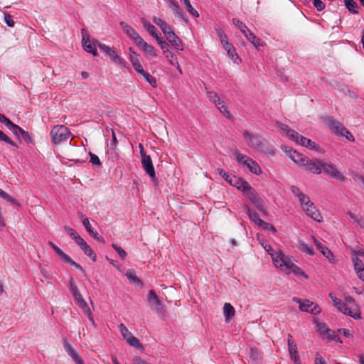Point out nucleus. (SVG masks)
Returning <instances> with one entry per match:
<instances>
[{
	"label": "nucleus",
	"mask_w": 364,
	"mask_h": 364,
	"mask_svg": "<svg viewBox=\"0 0 364 364\" xmlns=\"http://www.w3.org/2000/svg\"><path fill=\"white\" fill-rule=\"evenodd\" d=\"M282 149L295 164L304 168L306 171L311 173L320 174L323 173L331 178L341 181L346 179L331 163H328L322 159H310L287 146H282Z\"/></svg>",
	"instance_id": "nucleus-1"
},
{
	"label": "nucleus",
	"mask_w": 364,
	"mask_h": 364,
	"mask_svg": "<svg viewBox=\"0 0 364 364\" xmlns=\"http://www.w3.org/2000/svg\"><path fill=\"white\" fill-rule=\"evenodd\" d=\"M242 136L250 148L268 156H273L276 154V149L274 146L267 144L264 139L259 134H252L247 130H243Z\"/></svg>",
	"instance_id": "nucleus-2"
},
{
	"label": "nucleus",
	"mask_w": 364,
	"mask_h": 364,
	"mask_svg": "<svg viewBox=\"0 0 364 364\" xmlns=\"http://www.w3.org/2000/svg\"><path fill=\"white\" fill-rule=\"evenodd\" d=\"M280 262L281 263H279L277 267L286 272V274L293 273L296 277H302L306 279H309V276L302 269L293 263L291 256L286 255L283 260L280 259Z\"/></svg>",
	"instance_id": "nucleus-3"
},
{
	"label": "nucleus",
	"mask_w": 364,
	"mask_h": 364,
	"mask_svg": "<svg viewBox=\"0 0 364 364\" xmlns=\"http://www.w3.org/2000/svg\"><path fill=\"white\" fill-rule=\"evenodd\" d=\"M245 191V194L249 197V199L252 205H254L256 208L262 212L264 215H267V210L264 206V200L260 198L257 191L253 188L249 183H245V186L242 188Z\"/></svg>",
	"instance_id": "nucleus-4"
},
{
	"label": "nucleus",
	"mask_w": 364,
	"mask_h": 364,
	"mask_svg": "<svg viewBox=\"0 0 364 364\" xmlns=\"http://www.w3.org/2000/svg\"><path fill=\"white\" fill-rule=\"evenodd\" d=\"M70 290L71 293L73 294L75 301H77V304L80 306V308L82 309L83 312L87 316L89 320L92 323V325H95L94 318L92 314V312L88 307L86 301L82 298V296L81 295L80 291L78 290L77 287L73 282V280H70Z\"/></svg>",
	"instance_id": "nucleus-5"
},
{
	"label": "nucleus",
	"mask_w": 364,
	"mask_h": 364,
	"mask_svg": "<svg viewBox=\"0 0 364 364\" xmlns=\"http://www.w3.org/2000/svg\"><path fill=\"white\" fill-rule=\"evenodd\" d=\"M71 133L69 129L64 125H57L52 128L50 136L53 141L55 144H59L63 141L68 140Z\"/></svg>",
	"instance_id": "nucleus-6"
},
{
	"label": "nucleus",
	"mask_w": 364,
	"mask_h": 364,
	"mask_svg": "<svg viewBox=\"0 0 364 364\" xmlns=\"http://www.w3.org/2000/svg\"><path fill=\"white\" fill-rule=\"evenodd\" d=\"M293 301L299 304V309L301 311L311 313L314 315H318L321 312L320 307L308 299L302 300L298 297H294Z\"/></svg>",
	"instance_id": "nucleus-7"
},
{
	"label": "nucleus",
	"mask_w": 364,
	"mask_h": 364,
	"mask_svg": "<svg viewBox=\"0 0 364 364\" xmlns=\"http://www.w3.org/2000/svg\"><path fill=\"white\" fill-rule=\"evenodd\" d=\"M119 329L123 336V338L127 341V342L132 346L141 348L142 346L139 341V340L134 336L132 333L128 330V328L123 324L121 323L119 325Z\"/></svg>",
	"instance_id": "nucleus-8"
},
{
	"label": "nucleus",
	"mask_w": 364,
	"mask_h": 364,
	"mask_svg": "<svg viewBox=\"0 0 364 364\" xmlns=\"http://www.w3.org/2000/svg\"><path fill=\"white\" fill-rule=\"evenodd\" d=\"M334 306L336 307V309L343 314L348 315L354 319L361 318V314L357 308L354 312L352 311L351 308L347 305V304L343 302L341 299H339L338 303Z\"/></svg>",
	"instance_id": "nucleus-9"
},
{
	"label": "nucleus",
	"mask_w": 364,
	"mask_h": 364,
	"mask_svg": "<svg viewBox=\"0 0 364 364\" xmlns=\"http://www.w3.org/2000/svg\"><path fill=\"white\" fill-rule=\"evenodd\" d=\"M287 344L290 359L294 361V364H301L300 357L297 350V345L292 340V336L291 334L288 335Z\"/></svg>",
	"instance_id": "nucleus-10"
},
{
	"label": "nucleus",
	"mask_w": 364,
	"mask_h": 364,
	"mask_svg": "<svg viewBox=\"0 0 364 364\" xmlns=\"http://www.w3.org/2000/svg\"><path fill=\"white\" fill-rule=\"evenodd\" d=\"M298 138L297 139H294L293 141H294L296 144L301 145L304 147H306L311 150H315L318 152H321V149L316 144L314 141H311L310 139H308L306 137H304L301 135H299L298 134L297 135Z\"/></svg>",
	"instance_id": "nucleus-11"
},
{
	"label": "nucleus",
	"mask_w": 364,
	"mask_h": 364,
	"mask_svg": "<svg viewBox=\"0 0 364 364\" xmlns=\"http://www.w3.org/2000/svg\"><path fill=\"white\" fill-rule=\"evenodd\" d=\"M264 249L271 256L273 263L277 267L279 266V263H281L280 259L283 260L286 257V255L283 252L275 251L270 245L265 244V245H264Z\"/></svg>",
	"instance_id": "nucleus-12"
},
{
	"label": "nucleus",
	"mask_w": 364,
	"mask_h": 364,
	"mask_svg": "<svg viewBox=\"0 0 364 364\" xmlns=\"http://www.w3.org/2000/svg\"><path fill=\"white\" fill-rule=\"evenodd\" d=\"M97 45L99 48L103 52L106 53L107 55H109V57L111 58L112 61L119 65L123 64V59L118 56L116 51L113 48L101 43H98Z\"/></svg>",
	"instance_id": "nucleus-13"
},
{
	"label": "nucleus",
	"mask_w": 364,
	"mask_h": 364,
	"mask_svg": "<svg viewBox=\"0 0 364 364\" xmlns=\"http://www.w3.org/2000/svg\"><path fill=\"white\" fill-rule=\"evenodd\" d=\"M120 26L126 34L129 36L136 45L141 42L142 38L132 26L123 21L120 23Z\"/></svg>",
	"instance_id": "nucleus-14"
},
{
	"label": "nucleus",
	"mask_w": 364,
	"mask_h": 364,
	"mask_svg": "<svg viewBox=\"0 0 364 364\" xmlns=\"http://www.w3.org/2000/svg\"><path fill=\"white\" fill-rule=\"evenodd\" d=\"M141 164L146 173L152 178H156V173L150 156H142Z\"/></svg>",
	"instance_id": "nucleus-15"
},
{
	"label": "nucleus",
	"mask_w": 364,
	"mask_h": 364,
	"mask_svg": "<svg viewBox=\"0 0 364 364\" xmlns=\"http://www.w3.org/2000/svg\"><path fill=\"white\" fill-rule=\"evenodd\" d=\"M314 242L316 248L326 257L331 262L335 263V257L333 252L316 238H314Z\"/></svg>",
	"instance_id": "nucleus-16"
},
{
	"label": "nucleus",
	"mask_w": 364,
	"mask_h": 364,
	"mask_svg": "<svg viewBox=\"0 0 364 364\" xmlns=\"http://www.w3.org/2000/svg\"><path fill=\"white\" fill-rule=\"evenodd\" d=\"M306 215L316 222L322 220V216L313 203H311L307 207H303Z\"/></svg>",
	"instance_id": "nucleus-17"
},
{
	"label": "nucleus",
	"mask_w": 364,
	"mask_h": 364,
	"mask_svg": "<svg viewBox=\"0 0 364 364\" xmlns=\"http://www.w3.org/2000/svg\"><path fill=\"white\" fill-rule=\"evenodd\" d=\"M248 183L243 178L235 176H231V178L229 181V184L232 186L237 188L239 191H242L243 193H245L246 190H244L242 188L245 186V183Z\"/></svg>",
	"instance_id": "nucleus-18"
},
{
	"label": "nucleus",
	"mask_w": 364,
	"mask_h": 364,
	"mask_svg": "<svg viewBox=\"0 0 364 364\" xmlns=\"http://www.w3.org/2000/svg\"><path fill=\"white\" fill-rule=\"evenodd\" d=\"M82 224L84 227L85 228L86 230L94 237L95 240L100 242H104V239L102 236L99 235V234L97 232H95L92 225L90 223V221L88 218H85L82 220Z\"/></svg>",
	"instance_id": "nucleus-19"
},
{
	"label": "nucleus",
	"mask_w": 364,
	"mask_h": 364,
	"mask_svg": "<svg viewBox=\"0 0 364 364\" xmlns=\"http://www.w3.org/2000/svg\"><path fill=\"white\" fill-rule=\"evenodd\" d=\"M279 127L284 132L287 133V136L289 139L293 141L294 139H297L298 132L291 129L288 125L284 124L282 122H277Z\"/></svg>",
	"instance_id": "nucleus-20"
},
{
	"label": "nucleus",
	"mask_w": 364,
	"mask_h": 364,
	"mask_svg": "<svg viewBox=\"0 0 364 364\" xmlns=\"http://www.w3.org/2000/svg\"><path fill=\"white\" fill-rule=\"evenodd\" d=\"M328 124L332 129H334L337 134L341 130L343 132L347 133V129L343 126L341 123L336 121L333 117H328Z\"/></svg>",
	"instance_id": "nucleus-21"
},
{
	"label": "nucleus",
	"mask_w": 364,
	"mask_h": 364,
	"mask_svg": "<svg viewBox=\"0 0 364 364\" xmlns=\"http://www.w3.org/2000/svg\"><path fill=\"white\" fill-rule=\"evenodd\" d=\"M82 46L85 51L92 53L95 56L98 55L95 45L91 43L88 38H85V36L82 37Z\"/></svg>",
	"instance_id": "nucleus-22"
},
{
	"label": "nucleus",
	"mask_w": 364,
	"mask_h": 364,
	"mask_svg": "<svg viewBox=\"0 0 364 364\" xmlns=\"http://www.w3.org/2000/svg\"><path fill=\"white\" fill-rule=\"evenodd\" d=\"M142 23L144 28L156 39L161 37L160 33L157 32L156 27L152 25L149 21L142 19Z\"/></svg>",
	"instance_id": "nucleus-23"
},
{
	"label": "nucleus",
	"mask_w": 364,
	"mask_h": 364,
	"mask_svg": "<svg viewBox=\"0 0 364 364\" xmlns=\"http://www.w3.org/2000/svg\"><path fill=\"white\" fill-rule=\"evenodd\" d=\"M235 314V308L230 303H225L223 307V314L225 321H229L232 318H233Z\"/></svg>",
	"instance_id": "nucleus-24"
},
{
	"label": "nucleus",
	"mask_w": 364,
	"mask_h": 364,
	"mask_svg": "<svg viewBox=\"0 0 364 364\" xmlns=\"http://www.w3.org/2000/svg\"><path fill=\"white\" fill-rule=\"evenodd\" d=\"M148 301L154 306V309L159 310L161 306V303L158 299L156 292L151 290L149 293Z\"/></svg>",
	"instance_id": "nucleus-25"
},
{
	"label": "nucleus",
	"mask_w": 364,
	"mask_h": 364,
	"mask_svg": "<svg viewBox=\"0 0 364 364\" xmlns=\"http://www.w3.org/2000/svg\"><path fill=\"white\" fill-rule=\"evenodd\" d=\"M247 39L253 44V46L258 48L260 46H263V43H261L260 38H259L257 36H256L252 31L250 30L247 31V33L245 35Z\"/></svg>",
	"instance_id": "nucleus-26"
},
{
	"label": "nucleus",
	"mask_w": 364,
	"mask_h": 364,
	"mask_svg": "<svg viewBox=\"0 0 364 364\" xmlns=\"http://www.w3.org/2000/svg\"><path fill=\"white\" fill-rule=\"evenodd\" d=\"M247 167L250 172L252 173H255L256 175H259L262 173V170L259 164L254 161L252 158L247 163V164L245 166Z\"/></svg>",
	"instance_id": "nucleus-27"
},
{
	"label": "nucleus",
	"mask_w": 364,
	"mask_h": 364,
	"mask_svg": "<svg viewBox=\"0 0 364 364\" xmlns=\"http://www.w3.org/2000/svg\"><path fill=\"white\" fill-rule=\"evenodd\" d=\"M344 4L346 8L351 14H359V6L354 0H344Z\"/></svg>",
	"instance_id": "nucleus-28"
},
{
	"label": "nucleus",
	"mask_w": 364,
	"mask_h": 364,
	"mask_svg": "<svg viewBox=\"0 0 364 364\" xmlns=\"http://www.w3.org/2000/svg\"><path fill=\"white\" fill-rule=\"evenodd\" d=\"M137 46L141 47V48L144 50V51H145L150 55L154 56V57H156L157 55L154 48L151 45L148 44L143 39L141 40V42H140L137 44Z\"/></svg>",
	"instance_id": "nucleus-29"
},
{
	"label": "nucleus",
	"mask_w": 364,
	"mask_h": 364,
	"mask_svg": "<svg viewBox=\"0 0 364 364\" xmlns=\"http://www.w3.org/2000/svg\"><path fill=\"white\" fill-rule=\"evenodd\" d=\"M153 21L155 24L161 28L164 34L168 33L171 28L164 20L160 18L154 17Z\"/></svg>",
	"instance_id": "nucleus-30"
},
{
	"label": "nucleus",
	"mask_w": 364,
	"mask_h": 364,
	"mask_svg": "<svg viewBox=\"0 0 364 364\" xmlns=\"http://www.w3.org/2000/svg\"><path fill=\"white\" fill-rule=\"evenodd\" d=\"M220 105H216V107L218 109V110L222 113L223 115H225L228 119H233V115L230 112V111L228 109V107L226 106L224 101L221 100L220 102Z\"/></svg>",
	"instance_id": "nucleus-31"
},
{
	"label": "nucleus",
	"mask_w": 364,
	"mask_h": 364,
	"mask_svg": "<svg viewBox=\"0 0 364 364\" xmlns=\"http://www.w3.org/2000/svg\"><path fill=\"white\" fill-rule=\"evenodd\" d=\"M244 211L248 215L249 218L259 226V220H262L259 218L258 213L252 211L247 205H245Z\"/></svg>",
	"instance_id": "nucleus-32"
},
{
	"label": "nucleus",
	"mask_w": 364,
	"mask_h": 364,
	"mask_svg": "<svg viewBox=\"0 0 364 364\" xmlns=\"http://www.w3.org/2000/svg\"><path fill=\"white\" fill-rule=\"evenodd\" d=\"M48 245L52 247L55 254L63 260V262H65V260H69V256L63 252L58 246H56L53 242H48Z\"/></svg>",
	"instance_id": "nucleus-33"
},
{
	"label": "nucleus",
	"mask_w": 364,
	"mask_h": 364,
	"mask_svg": "<svg viewBox=\"0 0 364 364\" xmlns=\"http://www.w3.org/2000/svg\"><path fill=\"white\" fill-rule=\"evenodd\" d=\"M165 35L166 36V38L172 44V46H175V48H178L179 45L177 43V41H178L179 43L181 41H180L179 38L178 36H176V35L174 33V32L172 31V29L168 31V33H166Z\"/></svg>",
	"instance_id": "nucleus-34"
},
{
	"label": "nucleus",
	"mask_w": 364,
	"mask_h": 364,
	"mask_svg": "<svg viewBox=\"0 0 364 364\" xmlns=\"http://www.w3.org/2000/svg\"><path fill=\"white\" fill-rule=\"evenodd\" d=\"M205 89L207 90L206 91V95H207V97L208 98V100L213 102L215 104V105H220V102L221 101L220 97L218 96V95L214 92V91H209L208 90V88L206 87H205Z\"/></svg>",
	"instance_id": "nucleus-35"
},
{
	"label": "nucleus",
	"mask_w": 364,
	"mask_h": 364,
	"mask_svg": "<svg viewBox=\"0 0 364 364\" xmlns=\"http://www.w3.org/2000/svg\"><path fill=\"white\" fill-rule=\"evenodd\" d=\"M80 249L83 251V252L87 256L90 257L92 261H94V262L96 261L97 256L95 254V252L92 251L90 246L87 242H85L83 245H82L80 247Z\"/></svg>",
	"instance_id": "nucleus-36"
},
{
	"label": "nucleus",
	"mask_w": 364,
	"mask_h": 364,
	"mask_svg": "<svg viewBox=\"0 0 364 364\" xmlns=\"http://www.w3.org/2000/svg\"><path fill=\"white\" fill-rule=\"evenodd\" d=\"M125 275L131 283L141 285V280L136 277L134 271L128 270Z\"/></svg>",
	"instance_id": "nucleus-37"
},
{
	"label": "nucleus",
	"mask_w": 364,
	"mask_h": 364,
	"mask_svg": "<svg viewBox=\"0 0 364 364\" xmlns=\"http://www.w3.org/2000/svg\"><path fill=\"white\" fill-rule=\"evenodd\" d=\"M236 161L238 164L245 166L247 163L250 160V157L247 155L242 154L238 151L235 153Z\"/></svg>",
	"instance_id": "nucleus-38"
},
{
	"label": "nucleus",
	"mask_w": 364,
	"mask_h": 364,
	"mask_svg": "<svg viewBox=\"0 0 364 364\" xmlns=\"http://www.w3.org/2000/svg\"><path fill=\"white\" fill-rule=\"evenodd\" d=\"M63 347L65 352L68 354L69 356L71 357V358L75 356V355L78 354V353L75 350V348L67 340L64 341Z\"/></svg>",
	"instance_id": "nucleus-39"
},
{
	"label": "nucleus",
	"mask_w": 364,
	"mask_h": 364,
	"mask_svg": "<svg viewBox=\"0 0 364 364\" xmlns=\"http://www.w3.org/2000/svg\"><path fill=\"white\" fill-rule=\"evenodd\" d=\"M354 269L356 273H359L360 270L364 269V264L361 259L355 256H351Z\"/></svg>",
	"instance_id": "nucleus-40"
},
{
	"label": "nucleus",
	"mask_w": 364,
	"mask_h": 364,
	"mask_svg": "<svg viewBox=\"0 0 364 364\" xmlns=\"http://www.w3.org/2000/svg\"><path fill=\"white\" fill-rule=\"evenodd\" d=\"M183 6L193 17L198 18L199 16L198 12L192 6L189 0H183Z\"/></svg>",
	"instance_id": "nucleus-41"
},
{
	"label": "nucleus",
	"mask_w": 364,
	"mask_h": 364,
	"mask_svg": "<svg viewBox=\"0 0 364 364\" xmlns=\"http://www.w3.org/2000/svg\"><path fill=\"white\" fill-rule=\"evenodd\" d=\"M228 57L236 64H239L241 63L242 60L236 53V50L235 48H232L230 50L227 51Z\"/></svg>",
	"instance_id": "nucleus-42"
},
{
	"label": "nucleus",
	"mask_w": 364,
	"mask_h": 364,
	"mask_svg": "<svg viewBox=\"0 0 364 364\" xmlns=\"http://www.w3.org/2000/svg\"><path fill=\"white\" fill-rule=\"evenodd\" d=\"M232 22H233L234 25L235 26H237L244 35H245L247 33V31H249V29L246 26V25L243 22H242L240 20L234 18L232 19Z\"/></svg>",
	"instance_id": "nucleus-43"
},
{
	"label": "nucleus",
	"mask_w": 364,
	"mask_h": 364,
	"mask_svg": "<svg viewBox=\"0 0 364 364\" xmlns=\"http://www.w3.org/2000/svg\"><path fill=\"white\" fill-rule=\"evenodd\" d=\"M326 338L336 343H342V341L340 337L336 333V332L331 329H330L329 332L326 335Z\"/></svg>",
	"instance_id": "nucleus-44"
},
{
	"label": "nucleus",
	"mask_w": 364,
	"mask_h": 364,
	"mask_svg": "<svg viewBox=\"0 0 364 364\" xmlns=\"http://www.w3.org/2000/svg\"><path fill=\"white\" fill-rule=\"evenodd\" d=\"M259 227L264 230L271 231L274 233L277 232L276 228L272 224L264 222V220H259Z\"/></svg>",
	"instance_id": "nucleus-45"
},
{
	"label": "nucleus",
	"mask_w": 364,
	"mask_h": 364,
	"mask_svg": "<svg viewBox=\"0 0 364 364\" xmlns=\"http://www.w3.org/2000/svg\"><path fill=\"white\" fill-rule=\"evenodd\" d=\"M142 77H144V79L148 82L150 85H151L153 87H156L157 86V82L156 79L151 76L149 73H146V71L141 75Z\"/></svg>",
	"instance_id": "nucleus-46"
},
{
	"label": "nucleus",
	"mask_w": 364,
	"mask_h": 364,
	"mask_svg": "<svg viewBox=\"0 0 364 364\" xmlns=\"http://www.w3.org/2000/svg\"><path fill=\"white\" fill-rule=\"evenodd\" d=\"M298 199L302 207H307L309 205H310L311 203H312L310 200L309 197L304 193H303L301 196L298 197Z\"/></svg>",
	"instance_id": "nucleus-47"
},
{
	"label": "nucleus",
	"mask_w": 364,
	"mask_h": 364,
	"mask_svg": "<svg viewBox=\"0 0 364 364\" xmlns=\"http://www.w3.org/2000/svg\"><path fill=\"white\" fill-rule=\"evenodd\" d=\"M316 326H317L318 331L320 332V333H321L323 335H325V336L330 331V328L327 326V325L325 323H323V322L317 323H316Z\"/></svg>",
	"instance_id": "nucleus-48"
},
{
	"label": "nucleus",
	"mask_w": 364,
	"mask_h": 364,
	"mask_svg": "<svg viewBox=\"0 0 364 364\" xmlns=\"http://www.w3.org/2000/svg\"><path fill=\"white\" fill-rule=\"evenodd\" d=\"M0 197H1L2 198H4V200H6L9 202H11V203L16 204V205H19L18 202L14 198H13L10 195H9L7 193L4 191L3 190H1V191L0 192Z\"/></svg>",
	"instance_id": "nucleus-49"
},
{
	"label": "nucleus",
	"mask_w": 364,
	"mask_h": 364,
	"mask_svg": "<svg viewBox=\"0 0 364 364\" xmlns=\"http://www.w3.org/2000/svg\"><path fill=\"white\" fill-rule=\"evenodd\" d=\"M218 174L223 177L228 183L231 178V176H233L234 175H232L231 173H229L228 172L225 171L223 168H218Z\"/></svg>",
	"instance_id": "nucleus-50"
},
{
	"label": "nucleus",
	"mask_w": 364,
	"mask_h": 364,
	"mask_svg": "<svg viewBox=\"0 0 364 364\" xmlns=\"http://www.w3.org/2000/svg\"><path fill=\"white\" fill-rule=\"evenodd\" d=\"M0 141H3L13 146H16V143L12 141L6 134L0 130Z\"/></svg>",
	"instance_id": "nucleus-51"
},
{
	"label": "nucleus",
	"mask_w": 364,
	"mask_h": 364,
	"mask_svg": "<svg viewBox=\"0 0 364 364\" xmlns=\"http://www.w3.org/2000/svg\"><path fill=\"white\" fill-rule=\"evenodd\" d=\"M352 178L354 182L362 184V188L364 189V177L359 173H352Z\"/></svg>",
	"instance_id": "nucleus-52"
},
{
	"label": "nucleus",
	"mask_w": 364,
	"mask_h": 364,
	"mask_svg": "<svg viewBox=\"0 0 364 364\" xmlns=\"http://www.w3.org/2000/svg\"><path fill=\"white\" fill-rule=\"evenodd\" d=\"M300 245L303 252H306V254L311 256L314 255V251L311 246H309V245L305 243H301Z\"/></svg>",
	"instance_id": "nucleus-53"
},
{
	"label": "nucleus",
	"mask_w": 364,
	"mask_h": 364,
	"mask_svg": "<svg viewBox=\"0 0 364 364\" xmlns=\"http://www.w3.org/2000/svg\"><path fill=\"white\" fill-rule=\"evenodd\" d=\"M8 129H10L17 136H18V135L21 134V132L23 129L19 126L15 124L13 122H11V124H9V126L8 127Z\"/></svg>",
	"instance_id": "nucleus-54"
},
{
	"label": "nucleus",
	"mask_w": 364,
	"mask_h": 364,
	"mask_svg": "<svg viewBox=\"0 0 364 364\" xmlns=\"http://www.w3.org/2000/svg\"><path fill=\"white\" fill-rule=\"evenodd\" d=\"M314 6L318 11H321L325 9V4L321 0H314Z\"/></svg>",
	"instance_id": "nucleus-55"
},
{
	"label": "nucleus",
	"mask_w": 364,
	"mask_h": 364,
	"mask_svg": "<svg viewBox=\"0 0 364 364\" xmlns=\"http://www.w3.org/2000/svg\"><path fill=\"white\" fill-rule=\"evenodd\" d=\"M156 41L158 44L160 46V48L164 50V52H166L168 48V44L164 40H163L161 36L157 38Z\"/></svg>",
	"instance_id": "nucleus-56"
},
{
	"label": "nucleus",
	"mask_w": 364,
	"mask_h": 364,
	"mask_svg": "<svg viewBox=\"0 0 364 364\" xmlns=\"http://www.w3.org/2000/svg\"><path fill=\"white\" fill-rule=\"evenodd\" d=\"M129 50L131 52V55H130V61L132 62V65H134L135 63H140L139 61V55L132 50V48H129Z\"/></svg>",
	"instance_id": "nucleus-57"
},
{
	"label": "nucleus",
	"mask_w": 364,
	"mask_h": 364,
	"mask_svg": "<svg viewBox=\"0 0 364 364\" xmlns=\"http://www.w3.org/2000/svg\"><path fill=\"white\" fill-rule=\"evenodd\" d=\"M68 259L69 260H65V263L66 264H70L71 266H73L75 267L77 269H78L79 271L82 272H84V269L82 267V266H80L79 264H77V262H75V261H73L70 257L69 256L68 257Z\"/></svg>",
	"instance_id": "nucleus-58"
},
{
	"label": "nucleus",
	"mask_w": 364,
	"mask_h": 364,
	"mask_svg": "<svg viewBox=\"0 0 364 364\" xmlns=\"http://www.w3.org/2000/svg\"><path fill=\"white\" fill-rule=\"evenodd\" d=\"M112 246L117 252L121 259L125 258L127 253L122 248L118 247L116 244H112Z\"/></svg>",
	"instance_id": "nucleus-59"
},
{
	"label": "nucleus",
	"mask_w": 364,
	"mask_h": 364,
	"mask_svg": "<svg viewBox=\"0 0 364 364\" xmlns=\"http://www.w3.org/2000/svg\"><path fill=\"white\" fill-rule=\"evenodd\" d=\"M89 155L90 156V162L93 165H95V166L100 165V164H101L100 160L99 157L97 155L92 154V152H90Z\"/></svg>",
	"instance_id": "nucleus-60"
},
{
	"label": "nucleus",
	"mask_w": 364,
	"mask_h": 364,
	"mask_svg": "<svg viewBox=\"0 0 364 364\" xmlns=\"http://www.w3.org/2000/svg\"><path fill=\"white\" fill-rule=\"evenodd\" d=\"M4 21L9 27H13L14 26V21L13 20L12 16L10 14H5Z\"/></svg>",
	"instance_id": "nucleus-61"
},
{
	"label": "nucleus",
	"mask_w": 364,
	"mask_h": 364,
	"mask_svg": "<svg viewBox=\"0 0 364 364\" xmlns=\"http://www.w3.org/2000/svg\"><path fill=\"white\" fill-rule=\"evenodd\" d=\"M21 137L23 139V140L26 142V143H31L32 141V138L30 136L28 132L22 129L21 134Z\"/></svg>",
	"instance_id": "nucleus-62"
},
{
	"label": "nucleus",
	"mask_w": 364,
	"mask_h": 364,
	"mask_svg": "<svg viewBox=\"0 0 364 364\" xmlns=\"http://www.w3.org/2000/svg\"><path fill=\"white\" fill-rule=\"evenodd\" d=\"M291 191L297 198L303 194V193L300 191L299 188L296 186H291Z\"/></svg>",
	"instance_id": "nucleus-63"
},
{
	"label": "nucleus",
	"mask_w": 364,
	"mask_h": 364,
	"mask_svg": "<svg viewBox=\"0 0 364 364\" xmlns=\"http://www.w3.org/2000/svg\"><path fill=\"white\" fill-rule=\"evenodd\" d=\"M65 230L72 237L73 240L78 235V233L75 230L68 226L65 227Z\"/></svg>",
	"instance_id": "nucleus-64"
}]
</instances>
